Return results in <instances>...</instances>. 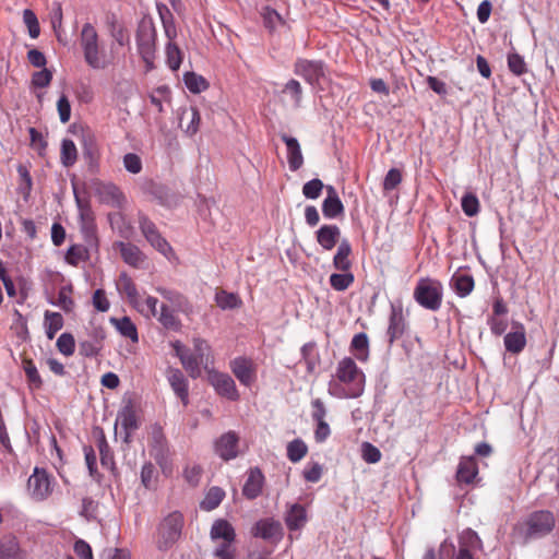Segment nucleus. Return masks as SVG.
Masks as SVG:
<instances>
[{
	"label": "nucleus",
	"instance_id": "1",
	"mask_svg": "<svg viewBox=\"0 0 559 559\" xmlns=\"http://www.w3.org/2000/svg\"><path fill=\"white\" fill-rule=\"evenodd\" d=\"M335 377L341 384H330L329 393L338 399H357L365 390V373L350 357L342 358L336 367Z\"/></svg>",
	"mask_w": 559,
	"mask_h": 559
},
{
	"label": "nucleus",
	"instance_id": "2",
	"mask_svg": "<svg viewBox=\"0 0 559 559\" xmlns=\"http://www.w3.org/2000/svg\"><path fill=\"white\" fill-rule=\"evenodd\" d=\"M556 519L551 511L539 510L530 513L525 520L518 522L512 528V539L526 545L532 539L542 538L552 532Z\"/></svg>",
	"mask_w": 559,
	"mask_h": 559
},
{
	"label": "nucleus",
	"instance_id": "3",
	"mask_svg": "<svg viewBox=\"0 0 559 559\" xmlns=\"http://www.w3.org/2000/svg\"><path fill=\"white\" fill-rule=\"evenodd\" d=\"M84 61L94 70H105L115 63L112 51L107 52L99 44V36L91 23H85L80 35Z\"/></svg>",
	"mask_w": 559,
	"mask_h": 559
},
{
	"label": "nucleus",
	"instance_id": "4",
	"mask_svg": "<svg viewBox=\"0 0 559 559\" xmlns=\"http://www.w3.org/2000/svg\"><path fill=\"white\" fill-rule=\"evenodd\" d=\"M174 348L183 368L193 379L201 376V366L207 368L211 362V347L203 338H193V352L185 349L179 342L174 344Z\"/></svg>",
	"mask_w": 559,
	"mask_h": 559
},
{
	"label": "nucleus",
	"instance_id": "5",
	"mask_svg": "<svg viewBox=\"0 0 559 559\" xmlns=\"http://www.w3.org/2000/svg\"><path fill=\"white\" fill-rule=\"evenodd\" d=\"M413 297L420 307L430 311H438L443 300V286L438 280L420 278L414 288Z\"/></svg>",
	"mask_w": 559,
	"mask_h": 559
},
{
	"label": "nucleus",
	"instance_id": "6",
	"mask_svg": "<svg viewBox=\"0 0 559 559\" xmlns=\"http://www.w3.org/2000/svg\"><path fill=\"white\" fill-rule=\"evenodd\" d=\"M185 524L181 512L174 511L166 515L159 523L156 533V546L159 550L170 549L180 538Z\"/></svg>",
	"mask_w": 559,
	"mask_h": 559
},
{
	"label": "nucleus",
	"instance_id": "7",
	"mask_svg": "<svg viewBox=\"0 0 559 559\" xmlns=\"http://www.w3.org/2000/svg\"><path fill=\"white\" fill-rule=\"evenodd\" d=\"M459 548L455 551L453 544L444 540L440 545V554H447L454 559H476L474 552L483 549V542L478 534L471 528L464 530L457 537Z\"/></svg>",
	"mask_w": 559,
	"mask_h": 559
},
{
	"label": "nucleus",
	"instance_id": "8",
	"mask_svg": "<svg viewBox=\"0 0 559 559\" xmlns=\"http://www.w3.org/2000/svg\"><path fill=\"white\" fill-rule=\"evenodd\" d=\"M136 46L142 60L151 67L155 58L157 33L152 19H142L136 29Z\"/></svg>",
	"mask_w": 559,
	"mask_h": 559
},
{
	"label": "nucleus",
	"instance_id": "9",
	"mask_svg": "<svg viewBox=\"0 0 559 559\" xmlns=\"http://www.w3.org/2000/svg\"><path fill=\"white\" fill-rule=\"evenodd\" d=\"M294 73L308 84L316 86L325 76V64L321 60L298 58L294 63Z\"/></svg>",
	"mask_w": 559,
	"mask_h": 559
},
{
	"label": "nucleus",
	"instance_id": "10",
	"mask_svg": "<svg viewBox=\"0 0 559 559\" xmlns=\"http://www.w3.org/2000/svg\"><path fill=\"white\" fill-rule=\"evenodd\" d=\"M407 329V320L404 314L403 304L396 300L390 304V314L388 320V342L392 345L395 341L400 340Z\"/></svg>",
	"mask_w": 559,
	"mask_h": 559
},
{
	"label": "nucleus",
	"instance_id": "11",
	"mask_svg": "<svg viewBox=\"0 0 559 559\" xmlns=\"http://www.w3.org/2000/svg\"><path fill=\"white\" fill-rule=\"evenodd\" d=\"M139 226L145 239L162 254L168 257L173 253V248L167 240L159 234L156 225L144 214H139Z\"/></svg>",
	"mask_w": 559,
	"mask_h": 559
},
{
	"label": "nucleus",
	"instance_id": "12",
	"mask_svg": "<svg viewBox=\"0 0 559 559\" xmlns=\"http://www.w3.org/2000/svg\"><path fill=\"white\" fill-rule=\"evenodd\" d=\"M106 331L103 326L92 325L86 330V337L79 343V353L81 356L92 358L96 357L104 346Z\"/></svg>",
	"mask_w": 559,
	"mask_h": 559
},
{
	"label": "nucleus",
	"instance_id": "13",
	"mask_svg": "<svg viewBox=\"0 0 559 559\" xmlns=\"http://www.w3.org/2000/svg\"><path fill=\"white\" fill-rule=\"evenodd\" d=\"M209 382L211 383V385L214 388L218 395L229 401L239 400L240 395L237 390L236 383L229 374L218 371H210Z\"/></svg>",
	"mask_w": 559,
	"mask_h": 559
},
{
	"label": "nucleus",
	"instance_id": "14",
	"mask_svg": "<svg viewBox=\"0 0 559 559\" xmlns=\"http://www.w3.org/2000/svg\"><path fill=\"white\" fill-rule=\"evenodd\" d=\"M27 488L32 497L37 500L47 498L51 491V479L44 468L35 467L27 481Z\"/></svg>",
	"mask_w": 559,
	"mask_h": 559
},
{
	"label": "nucleus",
	"instance_id": "15",
	"mask_svg": "<svg viewBox=\"0 0 559 559\" xmlns=\"http://www.w3.org/2000/svg\"><path fill=\"white\" fill-rule=\"evenodd\" d=\"M231 372L245 386H251L257 380V367L246 357H237L229 364Z\"/></svg>",
	"mask_w": 559,
	"mask_h": 559
},
{
	"label": "nucleus",
	"instance_id": "16",
	"mask_svg": "<svg viewBox=\"0 0 559 559\" xmlns=\"http://www.w3.org/2000/svg\"><path fill=\"white\" fill-rule=\"evenodd\" d=\"M239 436L235 431L223 433L214 443L215 453L224 461L238 456Z\"/></svg>",
	"mask_w": 559,
	"mask_h": 559
},
{
	"label": "nucleus",
	"instance_id": "17",
	"mask_svg": "<svg viewBox=\"0 0 559 559\" xmlns=\"http://www.w3.org/2000/svg\"><path fill=\"white\" fill-rule=\"evenodd\" d=\"M478 476V464L475 456L460 459L455 478L459 485H473Z\"/></svg>",
	"mask_w": 559,
	"mask_h": 559
},
{
	"label": "nucleus",
	"instance_id": "18",
	"mask_svg": "<svg viewBox=\"0 0 559 559\" xmlns=\"http://www.w3.org/2000/svg\"><path fill=\"white\" fill-rule=\"evenodd\" d=\"M97 195L102 203L112 207L121 209L126 203V195L121 189L114 183H100L97 188Z\"/></svg>",
	"mask_w": 559,
	"mask_h": 559
},
{
	"label": "nucleus",
	"instance_id": "19",
	"mask_svg": "<svg viewBox=\"0 0 559 559\" xmlns=\"http://www.w3.org/2000/svg\"><path fill=\"white\" fill-rule=\"evenodd\" d=\"M166 378L175 394L181 400L182 404L187 406L189 403V388L182 371L177 368H168Z\"/></svg>",
	"mask_w": 559,
	"mask_h": 559
},
{
	"label": "nucleus",
	"instance_id": "20",
	"mask_svg": "<svg viewBox=\"0 0 559 559\" xmlns=\"http://www.w3.org/2000/svg\"><path fill=\"white\" fill-rule=\"evenodd\" d=\"M264 480V475L259 467L250 468L242 487V495L249 500L258 498L262 493Z\"/></svg>",
	"mask_w": 559,
	"mask_h": 559
},
{
	"label": "nucleus",
	"instance_id": "21",
	"mask_svg": "<svg viewBox=\"0 0 559 559\" xmlns=\"http://www.w3.org/2000/svg\"><path fill=\"white\" fill-rule=\"evenodd\" d=\"M116 287L119 294L124 296L134 309H140V295L136 285L126 272L119 274Z\"/></svg>",
	"mask_w": 559,
	"mask_h": 559
},
{
	"label": "nucleus",
	"instance_id": "22",
	"mask_svg": "<svg viewBox=\"0 0 559 559\" xmlns=\"http://www.w3.org/2000/svg\"><path fill=\"white\" fill-rule=\"evenodd\" d=\"M514 331L504 336V346L509 353L519 354L526 346V333L522 323H513Z\"/></svg>",
	"mask_w": 559,
	"mask_h": 559
},
{
	"label": "nucleus",
	"instance_id": "23",
	"mask_svg": "<svg viewBox=\"0 0 559 559\" xmlns=\"http://www.w3.org/2000/svg\"><path fill=\"white\" fill-rule=\"evenodd\" d=\"M120 423L124 430V441L130 442L131 435L138 428V417L133 405H126L118 414L117 424Z\"/></svg>",
	"mask_w": 559,
	"mask_h": 559
},
{
	"label": "nucleus",
	"instance_id": "24",
	"mask_svg": "<svg viewBox=\"0 0 559 559\" xmlns=\"http://www.w3.org/2000/svg\"><path fill=\"white\" fill-rule=\"evenodd\" d=\"M281 139L286 144L287 147V159L289 169L292 171L298 170L304 164V156L301 153V148L297 139L289 136L287 134H282Z\"/></svg>",
	"mask_w": 559,
	"mask_h": 559
},
{
	"label": "nucleus",
	"instance_id": "25",
	"mask_svg": "<svg viewBox=\"0 0 559 559\" xmlns=\"http://www.w3.org/2000/svg\"><path fill=\"white\" fill-rule=\"evenodd\" d=\"M341 229L337 225H323L317 233V241L324 250H332L338 242Z\"/></svg>",
	"mask_w": 559,
	"mask_h": 559
},
{
	"label": "nucleus",
	"instance_id": "26",
	"mask_svg": "<svg viewBox=\"0 0 559 559\" xmlns=\"http://www.w3.org/2000/svg\"><path fill=\"white\" fill-rule=\"evenodd\" d=\"M307 520V511L299 503L292 504L285 515V523L289 531L301 530L306 525Z\"/></svg>",
	"mask_w": 559,
	"mask_h": 559
},
{
	"label": "nucleus",
	"instance_id": "27",
	"mask_svg": "<svg viewBox=\"0 0 559 559\" xmlns=\"http://www.w3.org/2000/svg\"><path fill=\"white\" fill-rule=\"evenodd\" d=\"M25 552L21 549L15 536L5 535L0 539V559H24Z\"/></svg>",
	"mask_w": 559,
	"mask_h": 559
},
{
	"label": "nucleus",
	"instance_id": "28",
	"mask_svg": "<svg viewBox=\"0 0 559 559\" xmlns=\"http://www.w3.org/2000/svg\"><path fill=\"white\" fill-rule=\"evenodd\" d=\"M450 285L460 297L464 298L473 292L475 282L471 274L456 272L452 275Z\"/></svg>",
	"mask_w": 559,
	"mask_h": 559
},
{
	"label": "nucleus",
	"instance_id": "29",
	"mask_svg": "<svg viewBox=\"0 0 559 559\" xmlns=\"http://www.w3.org/2000/svg\"><path fill=\"white\" fill-rule=\"evenodd\" d=\"M352 254V245L347 239L341 241L337 247L336 253L333 258V266L337 271L347 272L352 267L349 255Z\"/></svg>",
	"mask_w": 559,
	"mask_h": 559
},
{
	"label": "nucleus",
	"instance_id": "30",
	"mask_svg": "<svg viewBox=\"0 0 559 559\" xmlns=\"http://www.w3.org/2000/svg\"><path fill=\"white\" fill-rule=\"evenodd\" d=\"M119 248L121 258L127 264L133 267H140L144 262L145 257L135 245L130 242H120Z\"/></svg>",
	"mask_w": 559,
	"mask_h": 559
},
{
	"label": "nucleus",
	"instance_id": "31",
	"mask_svg": "<svg viewBox=\"0 0 559 559\" xmlns=\"http://www.w3.org/2000/svg\"><path fill=\"white\" fill-rule=\"evenodd\" d=\"M210 535L213 540L223 539V542H235L236 539L233 525L224 519L216 520L213 523Z\"/></svg>",
	"mask_w": 559,
	"mask_h": 559
},
{
	"label": "nucleus",
	"instance_id": "32",
	"mask_svg": "<svg viewBox=\"0 0 559 559\" xmlns=\"http://www.w3.org/2000/svg\"><path fill=\"white\" fill-rule=\"evenodd\" d=\"M350 353L362 362L369 358V338L366 333L355 334L349 346Z\"/></svg>",
	"mask_w": 559,
	"mask_h": 559
},
{
	"label": "nucleus",
	"instance_id": "33",
	"mask_svg": "<svg viewBox=\"0 0 559 559\" xmlns=\"http://www.w3.org/2000/svg\"><path fill=\"white\" fill-rule=\"evenodd\" d=\"M110 323L122 336L131 340L133 343L139 342L138 329L129 317L110 318Z\"/></svg>",
	"mask_w": 559,
	"mask_h": 559
},
{
	"label": "nucleus",
	"instance_id": "34",
	"mask_svg": "<svg viewBox=\"0 0 559 559\" xmlns=\"http://www.w3.org/2000/svg\"><path fill=\"white\" fill-rule=\"evenodd\" d=\"M157 12L163 24L165 36L169 40H175L177 37V27L171 11L165 4H157Z\"/></svg>",
	"mask_w": 559,
	"mask_h": 559
},
{
	"label": "nucleus",
	"instance_id": "35",
	"mask_svg": "<svg viewBox=\"0 0 559 559\" xmlns=\"http://www.w3.org/2000/svg\"><path fill=\"white\" fill-rule=\"evenodd\" d=\"M281 532V525L277 522L271 520H261L253 527V535L263 539H271L278 535Z\"/></svg>",
	"mask_w": 559,
	"mask_h": 559
},
{
	"label": "nucleus",
	"instance_id": "36",
	"mask_svg": "<svg viewBox=\"0 0 559 559\" xmlns=\"http://www.w3.org/2000/svg\"><path fill=\"white\" fill-rule=\"evenodd\" d=\"M155 318L167 330L179 331L181 328L180 320L167 305L163 304L160 306L157 317Z\"/></svg>",
	"mask_w": 559,
	"mask_h": 559
},
{
	"label": "nucleus",
	"instance_id": "37",
	"mask_svg": "<svg viewBox=\"0 0 559 559\" xmlns=\"http://www.w3.org/2000/svg\"><path fill=\"white\" fill-rule=\"evenodd\" d=\"M90 259V251L84 245H72L66 252L64 260L72 266H78L81 262Z\"/></svg>",
	"mask_w": 559,
	"mask_h": 559
},
{
	"label": "nucleus",
	"instance_id": "38",
	"mask_svg": "<svg viewBox=\"0 0 559 559\" xmlns=\"http://www.w3.org/2000/svg\"><path fill=\"white\" fill-rule=\"evenodd\" d=\"M215 302L223 310L237 309L242 306V300L237 294L224 289L216 292Z\"/></svg>",
	"mask_w": 559,
	"mask_h": 559
},
{
	"label": "nucleus",
	"instance_id": "39",
	"mask_svg": "<svg viewBox=\"0 0 559 559\" xmlns=\"http://www.w3.org/2000/svg\"><path fill=\"white\" fill-rule=\"evenodd\" d=\"M152 455L164 475L167 476L173 473V463L169 456V450L164 443H160L158 447L154 448Z\"/></svg>",
	"mask_w": 559,
	"mask_h": 559
},
{
	"label": "nucleus",
	"instance_id": "40",
	"mask_svg": "<svg viewBox=\"0 0 559 559\" xmlns=\"http://www.w3.org/2000/svg\"><path fill=\"white\" fill-rule=\"evenodd\" d=\"M63 326V318L59 312H45V331L48 340L55 338L58 331Z\"/></svg>",
	"mask_w": 559,
	"mask_h": 559
},
{
	"label": "nucleus",
	"instance_id": "41",
	"mask_svg": "<svg viewBox=\"0 0 559 559\" xmlns=\"http://www.w3.org/2000/svg\"><path fill=\"white\" fill-rule=\"evenodd\" d=\"M78 159V150L74 142L70 139H63L61 143L60 160L64 167H71Z\"/></svg>",
	"mask_w": 559,
	"mask_h": 559
},
{
	"label": "nucleus",
	"instance_id": "42",
	"mask_svg": "<svg viewBox=\"0 0 559 559\" xmlns=\"http://www.w3.org/2000/svg\"><path fill=\"white\" fill-rule=\"evenodd\" d=\"M225 497V491L221 487H211L201 502V508L205 511L216 509Z\"/></svg>",
	"mask_w": 559,
	"mask_h": 559
},
{
	"label": "nucleus",
	"instance_id": "43",
	"mask_svg": "<svg viewBox=\"0 0 559 559\" xmlns=\"http://www.w3.org/2000/svg\"><path fill=\"white\" fill-rule=\"evenodd\" d=\"M108 26L111 37L119 46H126L130 44V36L127 28L121 23H119L114 15L108 22Z\"/></svg>",
	"mask_w": 559,
	"mask_h": 559
},
{
	"label": "nucleus",
	"instance_id": "44",
	"mask_svg": "<svg viewBox=\"0 0 559 559\" xmlns=\"http://www.w3.org/2000/svg\"><path fill=\"white\" fill-rule=\"evenodd\" d=\"M183 82L187 88L193 94L201 93L209 87L207 81L202 75H199L194 72L185 73Z\"/></svg>",
	"mask_w": 559,
	"mask_h": 559
},
{
	"label": "nucleus",
	"instance_id": "45",
	"mask_svg": "<svg viewBox=\"0 0 559 559\" xmlns=\"http://www.w3.org/2000/svg\"><path fill=\"white\" fill-rule=\"evenodd\" d=\"M182 51L174 40H169L166 45V61L173 71H177L182 62Z\"/></svg>",
	"mask_w": 559,
	"mask_h": 559
},
{
	"label": "nucleus",
	"instance_id": "46",
	"mask_svg": "<svg viewBox=\"0 0 559 559\" xmlns=\"http://www.w3.org/2000/svg\"><path fill=\"white\" fill-rule=\"evenodd\" d=\"M355 281L353 273L349 271L343 273H333L330 276V285L336 292L346 290Z\"/></svg>",
	"mask_w": 559,
	"mask_h": 559
},
{
	"label": "nucleus",
	"instance_id": "47",
	"mask_svg": "<svg viewBox=\"0 0 559 559\" xmlns=\"http://www.w3.org/2000/svg\"><path fill=\"white\" fill-rule=\"evenodd\" d=\"M322 213L326 218H335L344 213V205L340 198H325L322 203Z\"/></svg>",
	"mask_w": 559,
	"mask_h": 559
},
{
	"label": "nucleus",
	"instance_id": "48",
	"mask_svg": "<svg viewBox=\"0 0 559 559\" xmlns=\"http://www.w3.org/2000/svg\"><path fill=\"white\" fill-rule=\"evenodd\" d=\"M23 369L25 371L27 381L33 389H39L43 385L40 374L32 359H23Z\"/></svg>",
	"mask_w": 559,
	"mask_h": 559
},
{
	"label": "nucleus",
	"instance_id": "49",
	"mask_svg": "<svg viewBox=\"0 0 559 559\" xmlns=\"http://www.w3.org/2000/svg\"><path fill=\"white\" fill-rule=\"evenodd\" d=\"M308 448L300 439L290 441L287 445V457L290 462L296 463L306 456Z\"/></svg>",
	"mask_w": 559,
	"mask_h": 559
},
{
	"label": "nucleus",
	"instance_id": "50",
	"mask_svg": "<svg viewBox=\"0 0 559 559\" xmlns=\"http://www.w3.org/2000/svg\"><path fill=\"white\" fill-rule=\"evenodd\" d=\"M58 350L69 357L72 356L75 350V340L71 333H62L56 343Z\"/></svg>",
	"mask_w": 559,
	"mask_h": 559
},
{
	"label": "nucleus",
	"instance_id": "51",
	"mask_svg": "<svg viewBox=\"0 0 559 559\" xmlns=\"http://www.w3.org/2000/svg\"><path fill=\"white\" fill-rule=\"evenodd\" d=\"M141 483L146 489H154L157 483L155 467L151 462L145 463L141 468Z\"/></svg>",
	"mask_w": 559,
	"mask_h": 559
},
{
	"label": "nucleus",
	"instance_id": "52",
	"mask_svg": "<svg viewBox=\"0 0 559 559\" xmlns=\"http://www.w3.org/2000/svg\"><path fill=\"white\" fill-rule=\"evenodd\" d=\"M23 21L27 26L29 36L37 38L40 34V27L36 14L31 9H25L23 11Z\"/></svg>",
	"mask_w": 559,
	"mask_h": 559
},
{
	"label": "nucleus",
	"instance_id": "53",
	"mask_svg": "<svg viewBox=\"0 0 559 559\" xmlns=\"http://www.w3.org/2000/svg\"><path fill=\"white\" fill-rule=\"evenodd\" d=\"M462 210L465 215L472 217L479 212V201L474 193H466L461 201Z\"/></svg>",
	"mask_w": 559,
	"mask_h": 559
},
{
	"label": "nucleus",
	"instance_id": "54",
	"mask_svg": "<svg viewBox=\"0 0 559 559\" xmlns=\"http://www.w3.org/2000/svg\"><path fill=\"white\" fill-rule=\"evenodd\" d=\"M122 163L126 170L130 174L136 175L142 171V159L135 153H127L122 158Z\"/></svg>",
	"mask_w": 559,
	"mask_h": 559
},
{
	"label": "nucleus",
	"instance_id": "55",
	"mask_svg": "<svg viewBox=\"0 0 559 559\" xmlns=\"http://www.w3.org/2000/svg\"><path fill=\"white\" fill-rule=\"evenodd\" d=\"M17 173H19L20 178H21V183H20V187H19V191L26 199L29 195L31 191H32V187H33L32 177H31V174L27 170V168L25 166H23V165H20L17 167Z\"/></svg>",
	"mask_w": 559,
	"mask_h": 559
},
{
	"label": "nucleus",
	"instance_id": "56",
	"mask_svg": "<svg viewBox=\"0 0 559 559\" xmlns=\"http://www.w3.org/2000/svg\"><path fill=\"white\" fill-rule=\"evenodd\" d=\"M381 456L380 450L370 442H364L361 444V457L365 462L374 464L381 460Z\"/></svg>",
	"mask_w": 559,
	"mask_h": 559
},
{
	"label": "nucleus",
	"instance_id": "57",
	"mask_svg": "<svg viewBox=\"0 0 559 559\" xmlns=\"http://www.w3.org/2000/svg\"><path fill=\"white\" fill-rule=\"evenodd\" d=\"M508 67L510 71L515 75H522L527 71L523 57L516 52L508 55Z\"/></svg>",
	"mask_w": 559,
	"mask_h": 559
},
{
	"label": "nucleus",
	"instance_id": "58",
	"mask_svg": "<svg viewBox=\"0 0 559 559\" xmlns=\"http://www.w3.org/2000/svg\"><path fill=\"white\" fill-rule=\"evenodd\" d=\"M323 188V182L320 179L316 178L304 185L302 193L307 199L316 200L321 195Z\"/></svg>",
	"mask_w": 559,
	"mask_h": 559
},
{
	"label": "nucleus",
	"instance_id": "59",
	"mask_svg": "<svg viewBox=\"0 0 559 559\" xmlns=\"http://www.w3.org/2000/svg\"><path fill=\"white\" fill-rule=\"evenodd\" d=\"M201 476L202 467L200 465H187L183 469V478L192 487L199 485Z\"/></svg>",
	"mask_w": 559,
	"mask_h": 559
},
{
	"label": "nucleus",
	"instance_id": "60",
	"mask_svg": "<svg viewBox=\"0 0 559 559\" xmlns=\"http://www.w3.org/2000/svg\"><path fill=\"white\" fill-rule=\"evenodd\" d=\"M158 300L157 298L153 296H147L144 302L140 301V309H136L140 313L145 316L146 318H155L157 317L158 309H157Z\"/></svg>",
	"mask_w": 559,
	"mask_h": 559
},
{
	"label": "nucleus",
	"instance_id": "61",
	"mask_svg": "<svg viewBox=\"0 0 559 559\" xmlns=\"http://www.w3.org/2000/svg\"><path fill=\"white\" fill-rule=\"evenodd\" d=\"M402 181V174L397 168H391L383 180V190L385 192L394 190Z\"/></svg>",
	"mask_w": 559,
	"mask_h": 559
},
{
	"label": "nucleus",
	"instance_id": "62",
	"mask_svg": "<svg viewBox=\"0 0 559 559\" xmlns=\"http://www.w3.org/2000/svg\"><path fill=\"white\" fill-rule=\"evenodd\" d=\"M283 92L290 94V96L294 99L295 105L297 107L300 106L301 97H302V87H301L300 83L297 80H295V79L289 80L285 84V87H284Z\"/></svg>",
	"mask_w": 559,
	"mask_h": 559
},
{
	"label": "nucleus",
	"instance_id": "63",
	"mask_svg": "<svg viewBox=\"0 0 559 559\" xmlns=\"http://www.w3.org/2000/svg\"><path fill=\"white\" fill-rule=\"evenodd\" d=\"M52 80V73L47 68H43L40 71L35 72L32 75V84L35 87H47Z\"/></svg>",
	"mask_w": 559,
	"mask_h": 559
},
{
	"label": "nucleus",
	"instance_id": "64",
	"mask_svg": "<svg viewBox=\"0 0 559 559\" xmlns=\"http://www.w3.org/2000/svg\"><path fill=\"white\" fill-rule=\"evenodd\" d=\"M234 542H223L214 551V556L219 559H235L236 549L233 546Z\"/></svg>",
	"mask_w": 559,
	"mask_h": 559
}]
</instances>
